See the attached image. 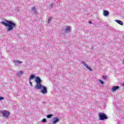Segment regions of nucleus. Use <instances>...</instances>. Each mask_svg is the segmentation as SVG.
I'll use <instances>...</instances> for the list:
<instances>
[{
	"instance_id": "nucleus-13",
	"label": "nucleus",
	"mask_w": 124,
	"mask_h": 124,
	"mask_svg": "<svg viewBox=\"0 0 124 124\" xmlns=\"http://www.w3.org/2000/svg\"><path fill=\"white\" fill-rule=\"evenodd\" d=\"M103 14L104 16H108V15H109V12L107 10H104Z\"/></svg>"
},
{
	"instance_id": "nucleus-20",
	"label": "nucleus",
	"mask_w": 124,
	"mask_h": 124,
	"mask_svg": "<svg viewBox=\"0 0 124 124\" xmlns=\"http://www.w3.org/2000/svg\"><path fill=\"white\" fill-rule=\"evenodd\" d=\"M31 10L33 11L35 10V7L31 8Z\"/></svg>"
},
{
	"instance_id": "nucleus-16",
	"label": "nucleus",
	"mask_w": 124,
	"mask_h": 124,
	"mask_svg": "<svg viewBox=\"0 0 124 124\" xmlns=\"http://www.w3.org/2000/svg\"><path fill=\"white\" fill-rule=\"evenodd\" d=\"M99 82H100L101 85H104V82L101 79H99Z\"/></svg>"
},
{
	"instance_id": "nucleus-8",
	"label": "nucleus",
	"mask_w": 124,
	"mask_h": 124,
	"mask_svg": "<svg viewBox=\"0 0 124 124\" xmlns=\"http://www.w3.org/2000/svg\"><path fill=\"white\" fill-rule=\"evenodd\" d=\"M15 65L16 66H19L20 64L23 63V62L19 61H15L13 62Z\"/></svg>"
},
{
	"instance_id": "nucleus-14",
	"label": "nucleus",
	"mask_w": 124,
	"mask_h": 124,
	"mask_svg": "<svg viewBox=\"0 0 124 124\" xmlns=\"http://www.w3.org/2000/svg\"><path fill=\"white\" fill-rule=\"evenodd\" d=\"M51 20H52V16H49L48 17L47 24H50V22H51Z\"/></svg>"
},
{
	"instance_id": "nucleus-6",
	"label": "nucleus",
	"mask_w": 124,
	"mask_h": 124,
	"mask_svg": "<svg viewBox=\"0 0 124 124\" xmlns=\"http://www.w3.org/2000/svg\"><path fill=\"white\" fill-rule=\"evenodd\" d=\"M64 33H67L71 31V27L66 26L65 29L63 30Z\"/></svg>"
},
{
	"instance_id": "nucleus-22",
	"label": "nucleus",
	"mask_w": 124,
	"mask_h": 124,
	"mask_svg": "<svg viewBox=\"0 0 124 124\" xmlns=\"http://www.w3.org/2000/svg\"><path fill=\"white\" fill-rule=\"evenodd\" d=\"M123 86L124 87V83L123 84Z\"/></svg>"
},
{
	"instance_id": "nucleus-10",
	"label": "nucleus",
	"mask_w": 124,
	"mask_h": 124,
	"mask_svg": "<svg viewBox=\"0 0 124 124\" xmlns=\"http://www.w3.org/2000/svg\"><path fill=\"white\" fill-rule=\"evenodd\" d=\"M119 89H120L119 86H114L112 88L111 91H112V92H116V91H118V90H119Z\"/></svg>"
},
{
	"instance_id": "nucleus-11",
	"label": "nucleus",
	"mask_w": 124,
	"mask_h": 124,
	"mask_svg": "<svg viewBox=\"0 0 124 124\" xmlns=\"http://www.w3.org/2000/svg\"><path fill=\"white\" fill-rule=\"evenodd\" d=\"M23 74H24V72L23 71H20L16 73V75L19 76V77H21Z\"/></svg>"
},
{
	"instance_id": "nucleus-2",
	"label": "nucleus",
	"mask_w": 124,
	"mask_h": 124,
	"mask_svg": "<svg viewBox=\"0 0 124 124\" xmlns=\"http://www.w3.org/2000/svg\"><path fill=\"white\" fill-rule=\"evenodd\" d=\"M1 24L7 27V31L8 32L9 31H12L14 29V28H16V23L12 20H5L4 21H2Z\"/></svg>"
},
{
	"instance_id": "nucleus-7",
	"label": "nucleus",
	"mask_w": 124,
	"mask_h": 124,
	"mask_svg": "<svg viewBox=\"0 0 124 124\" xmlns=\"http://www.w3.org/2000/svg\"><path fill=\"white\" fill-rule=\"evenodd\" d=\"M81 63H82V64H83L84 66H85V67H86V68H87V69H89V70L90 71H93V69L92 68H91L89 66H88L87 64H86V63L84 61H81Z\"/></svg>"
},
{
	"instance_id": "nucleus-17",
	"label": "nucleus",
	"mask_w": 124,
	"mask_h": 124,
	"mask_svg": "<svg viewBox=\"0 0 124 124\" xmlns=\"http://www.w3.org/2000/svg\"><path fill=\"white\" fill-rule=\"evenodd\" d=\"M42 122L43 123H46V119L44 118V119L42 120Z\"/></svg>"
},
{
	"instance_id": "nucleus-5",
	"label": "nucleus",
	"mask_w": 124,
	"mask_h": 124,
	"mask_svg": "<svg viewBox=\"0 0 124 124\" xmlns=\"http://www.w3.org/2000/svg\"><path fill=\"white\" fill-rule=\"evenodd\" d=\"M35 78V76L33 74L31 75L30 77L29 81L31 87H32V82H31V80H33V79H34Z\"/></svg>"
},
{
	"instance_id": "nucleus-19",
	"label": "nucleus",
	"mask_w": 124,
	"mask_h": 124,
	"mask_svg": "<svg viewBox=\"0 0 124 124\" xmlns=\"http://www.w3.org/2000/svg\"><path fill=\"white\" fill-rule=\"evenodd\" d=\"M103 79H104L105 80H106V79H107V77L105 76H103Z\"/></svg>"
},
{
	"instance_id": "nucleus-12",
	"label": "nucleus",
	"mask_w": 124,
	"mask_h": 124,
	"mask_svg": "<svg viewBox=\"0 0 124 124\" xmlns=\"http://www.w3.org/2000/svg\"><path fill=\"white\" fill-rule=\"evenodd\" d=\"M115 22L117 23V24H119V25H121V26H123L124 25V22L123 21L119 20H115Z\"/></svg>"
},
{
	"instance_id": "nucleus-4",
	"label": "nucleus",
	"mask_w": 124,
	"mask_h": 124,
	"mask_svg": "<svg viewBox=\"0 0 124 124\" xmlns=\"http://www.w3.org/2000/svg\"><path fill=\"white\" fill-rule=\"evenodd\" d=\"M1 113L2 114L3 116H4V118H8L9 115H10V113L9 111L6 110H2Z\"/></svg>"
},
{
	"instance_id": "nucleus-21",
	"label": "nucleus",
	"mask_w": 124,
	"mask_h": 124,
	"mask_svg": "<svg viewBox=\"0 0 124 124\" xmlns=\"http://www.w3.org/2000/svg\"><path fill=\"white\" fill-rule=\"evenodd\" d=\"M89 23L90 24H93V22H92V21H89Z\"/></svg>"
},
{
	"instance_id": "nucleus-1",
	"label": "nucleus",
	"mask_w": 124,
	"mask_h": 124,
	"mask_svg": "<svg viewBox=\"0 0 124 124\" xmlns=\"http://www.w3.org/2000/svg\"><path fill=\"white\" fill-rule=\"evenodd\" d=\"M35 82H36L35 89H36V90H41V92L42 93L46 94V93H47V88L46 86H42L41 84V83H42V80H41L39 77H36Z\"/></svg>"
},
{
	"instance_id": "nucleus-18",
	"label": "nucleus",
	"mask_w": 124,
	"mask_h": 124,
	"mask_svg": "<svg viewBox=\"0 0 124 124\" xmlns=\"http://www.w3.org/2000/svg\"><path fill=\"white\" fill-rule=\"evenodd\" d=\"M3 99H4V98L3 97H2V96H0V101L1 100H3Z\"/></svg>"
},
{
	"instance_id": "nucleus-15",
	"label": "nucleus",
	"mask_w": 124,
	"mask_h": 124,
	"mask_svg": "<svg viewBox=\"0 0 124 124\" xmlns=\"http://www.w3.org/2000/svg\"><path fill=\"white\" fill-rule=\"evenodd\" d=\"M53 116V114H48L46 116L47 118L48 119H50V118H52V116Z\"/></svg>"
},
{
	"instance_id": "nucleus-9",
	"label": "nucleus",
	"mask_w": 124,
	"mask_h": 124,
	"mask_svg": "<svg viewBox=\"0 0 124 124\" xmlns=\"http://www.w3.org/2000/svg\"><path fill=\"white\" fill-rule=\"evenodd\" d=\"M60 119L58 117H55L52 119V124H56L59 122Z\"/></svg>"
},
{
	"instance_id": "nucleus-3",
	"label": "nucleus",
	"mask_w": 124,
	"mask_h": 124,
	"mask_svg": "<svg viewBox=\"0 0 124 124\" xmlns=\"http://www.w3.org/2000/svg\"><path fill=\"white\" fill-rule=\"evenodd\" d=\"M98 117L99 120H100V121H104V120H107L108 119L106 114L103 113L102 112H100L98 113Z\"/></svg>"
}]
</instances>
